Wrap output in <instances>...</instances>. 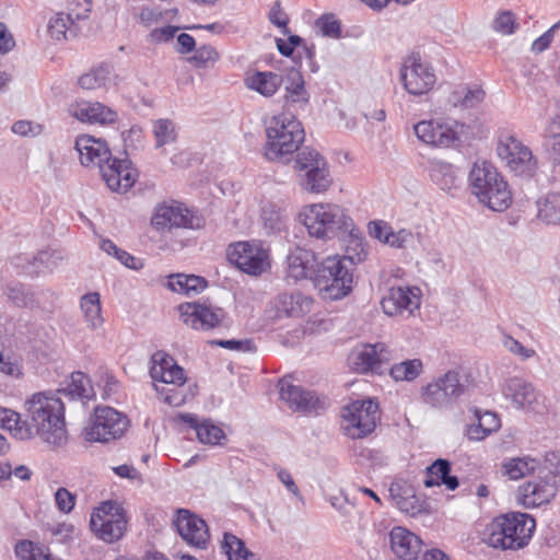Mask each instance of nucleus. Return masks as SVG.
I'll return each instance as SVG.
<instances>
[{
  "label": "nucleus",
  "instance_id": "nucleus-51",
  "mask_svg": "<svg viewBox=\"0 0 560 560\" xmlns=\"http://www.w3.org/2000/svg\"><path fill=\"white\" fill-rule=\"evenodd\" d=\"M92 10V0H70L67 14L78 24L89 18Z\"/></svg>",
  "mask_w": 560,
  "mask_h": 560
},
{
  "label": "nucleus",
  "instance_id": "nucleus-6",
  "mask_svg": "<svg viewBox=\"0 0 560 560\" xmlns=\"http://www.w3.org/2000/svg\"><path fill=\"white\" fill-rule=\"evenodd\" d=\"M535 520L526 513L511 512L495 517L487 527L490 547L517 550L528 544L535 530Z\"/></svg>",
  "mask_w": 560,
  "mask_h": 560
},
{
  "label": "nucleus",
  "instance_id": "nucleus-13",
  "mask_svg": "<svg viewBox=\"0 0 560 560\" xmlns=\"http://www.w3.org/2000/svg\"><path fill=\"white\" fill-rule=\"evenodd\" d=\"M342 417L348 422L347 434L352 439H363L375 430L380 421L378 404L372 399L355 400L343 409Z\"/></svg>",
  "mask_w": 560,
  "mask_h": 560
},
{
  "label": "nucleus",
  "instance_id": "nucleus-26",
  "mask_svg": "<svg viewBox=\"0 0 560 560\" xmlns=\"http://www.w3.org/2000/svg\"><path fill=\"white\" fill-rule=\"evenodd\" d=\"M502 394L517 409H534L537 393L534 386L520 377H510L502 384Z\"/></svg>",
  "mask_w": 560,
  "mask_h": 560
},
{
  "label": "nucleus",
  "instance_id": "nucleus-55",
  "mask_svg": "<svg viewBox=\"0 0 560 560\" xmlns=\"http://www.w3.org/2000/svg\"><path fill=\"white\" fill-rule=\"evenodd\" d=\"M212 345H217L221 348L229 349V350H235L241 352H252L256 350V346L252 339H243V340H236V339H229V340H213L211 341Z\"/></svg>",
  "mask_w": 560,
  "mask_h": 560
},
{
  "label": "nucleus",
  "instance_id": "nucleus-62",
  "mask_svg": "<svg viewBox=\"0 0 560 560\" xmlns=\"http://www.w3.org/2000/svg\"><path fill=\"white\" fill-rule=\"evenodd\" d=\"M0 373L18 378L22 375V366L18 359L3 354L0 363Z\"/></svg>",
  "mask_w": 560,
  "mask_h": 560
},
{
  "label": "nucleus",
  "instance_id": "nucleus-42",
  "mask_svg": "<svg viewBox=\"0 0 560 560\" xmlns=\"http://www.w3.org/2000/svg\"><path fill=\"white\" fill-rule=\"evenodd\" d=\"M152 132L155 138V148H162L176 141L175 124L171 119H158L153 122Z\"/></svg>",
  "mask_w": 560,
  "mask_h": 560
},
{
  "label": "nucleus",
  "instance_id": "nucleus-36",
  "mask_svg": "<svg viewBox=\"0 0 560 560\" xmlns=\"http://www.w3.org/2000/svg\"><path fill=\"white\" fill-rule=\"evenodd\" d=\"M260 217L267 234H278L285 229L287 218L284 211L275 202H266L261 208Z\"/></svg>",
  "mask_w": 560,
  "mask_h": 560
},
{
  "label": "nucleus",
  "instance_id": "nucleus-54",
  "mask_svg": "<svg viewBox=\"0 0 560 560\" xmlns=\"http://www.w3.org/2000/svg\"><path fill=\"white\" fill-rule=\"evenodd\" d=\"M23 420L21 415L5 408H0V425L10 431L15 430V434L20 436V429L22 428Z\"/></svg>",
  "mask_w": 560,
  "mask_h": 560
},
{
  "label": "nucleus",
  "instance_id": "nucleus-47",
  "mask_svg": "<svg viewBox=\"0 0 560 560\" xmlns=\"http://www.w3.org/2000/svg\"><path fill=\"white\" fill-rule=\"evenodd\" d=\"M65 259V253L60 249H44L37 253L33 264H38L47 269L57 267Z\"/></svg>",
  "mask_w": 560,
  "mask_h": 560
},
{
  "label": "nucleus",
  "instance_id": "nucleus-39",
  "mask_svg": "<svg viewBox=\"0 0 560 560\" xmlns=\"http://www.w3.org/2000/svg\"><path fill=\"white\" fill-rule=\"evenodd\" d=\"M539 464L536 458L532 457L512 458L503 465V474L508 475L511 479H518L534 472L538 469Z\"/></svg>",
  "mask_w": 560,
  "mask_h": 560
},
{
  "label": "nucleus",
  "instance_id": "nucleus-20",
  "mask_svg": "<svg viewBox=\"0 0 560 560\" xmlns=\"http://www.w3.org/2000/svg\"><path fill=\"white\" fill-rule=\"evenodd\" d=\"M182 319L194 329L209 330L221 325L225 312L200 303H184L178 306Z\"/></svg>",
  "mask_w": 560,
  "mask_h": 560
},
{
  "label": "nucleus",
  "instance_id": "nucleus-11",
  "mask_svg": "<svg viewBox=\"0 0 560 560\" xmlns=\"http://www.w3.org/2000/svg\"><path fill=\"white\" fill-rule=\"evenodd\" d=\"M127 518L124 509L114 501L103 502L91 515V530L102 540L114 542L126 530Z\"/></svg>",
  "mask_w": 560,
  "mask_h": 560
},
{
  "label": "nucleus",
  "instance_id": "nucleus-12",
  "mask_svg": "<svg viewBox=\"0 0 560 560\" xmlns=\"http://www.w3.org/2000/svg\"><path fill=\"white\" fill-rule=\"evenodd\" d=\"M466 381L458 371H447L423 388L422 400L433 408L448 407L465 394Z\"/></svg>",
  "mask_w": 560,
  "mask_h": 560
},
{
  "label": "nucleus",
  "instance_id": "nucleus-24",
  "mask_svg": "<svg viewBox=\"0 0 560 560\" xmlns=\"http://www.w3.org/2000/svg\"><path fill=\"white\" fill-rule=\"evenodd\" d=\"M70 114L82 122L113 124L118 114L100 102L79 101L70 105Z\"/></svg>",
  "mask_w": 560,
  "mask_h": 560
},
{
  "label": "nucleus",
  "instance_id": "nucleus-28",
  "mask_svg": "<svg viewBox=\"0 0 560 560\" xmlns=\"http://www.w3.org/2000/svg\"><path fill=\"white\" fill-rule=\"evenodd\" d=\"M389 541L393 552L401 560H416L421 551V539L404 527H394Z\"/></svg>",
  "mask_w": 560,
  "mask_h": 560
},
{
  "label": "nucleus",
  "instance_id": "nucleus-18",
  "mask_svg": "<svg viewBox=\"0 0 560 560\" xmlns=\"http://www.w3.org/2000/svg\"><path fill=\"white\" fill-rule=\"evenodd\" d=\"M393 359L392 350L383 342L365 343L355 348L349 355L351 369L358 373H383V366Z\"/></svg>",
  "mask_w": 560,
  "mask_h": 560
},
{
  "label": "nucleus",
  "instance_id": "nucleus-44",
  "mask_svg": "<svg viewBox=\"0 0 560 560\" xmlns=\"http://www.w3.org/2000/svg\"><path fill=\"white\" fill-rule=\"evenodd\" d=\"M425 471L427 477L424 479V486L427 488L440 486L442 479L451 472V462L444 458H439L427 467Z\"/></svg>",
  "mask_w": 560,
  "mask_h": 560
},
{
  "label": "nucleus",
  "instance_id": "nucleus-1",
  "mask_svg": "<svg viewBox=\"0 0 560 560\" xmlns=\"http://www.w3.org/2000/svg\"><path fill=\"white\" fill-rule=\"evenodd\" d=\"M26 415L20 429V439L40 438L51 448L63 446L68 441L65 406L51 392H39L25 401Z\"/></svg>",
  "mask_w": 560,
  "mask_h": 560
},
{
  "label": "nucleus",
  "instance_id": "nucleus-16",
  "mask_svg": "<svg viewBox=\"0 0 560 560\" xmlns=\"http://www.w3.org/2000/svg\"><path fill=\"white\" fill-rule=\"evenodd\" d=\"M498 155L517 176L533 177L537 170V161L529 148L514 137H508L498 145Z\"/></svg>",
  "mask_w": 560,
  "mask_h": 560
},
{
  "label": "nucleus",
  "instance_id": "nucleus-48",
  "mask_svg": "<svg viewBox=\"0 0 560 560\" xmlns=\"http://www.w3.org/2000/svg\"><path fill=\"white\" fill-rule=\"evenodd\" d=\"M494 31L503 34L510 35L513 34L517 27L515 15L512 11H502L500 12L492 24Z\"/></svg>",
  "mask_w": 560,
  "mask_h": 560
},
{
  "label": "nucleus",
  "instance_id": "nucleus-50",
  "mask_svg": "<svg viewBox=\"0 0 560 560\" xmlns=\"http://www.w3.org/2000/svg\"><path fill=\"white\" fill-rule=\"evenodd\" d=\"M316 26L320 30L324 36L338 38L341 34L340 22L334 14H324L316 20Z\"/></svg>",
  "mask_w": 560,
  "mask_h": 560
},
{
  "label": "nucleus",
  "instance_id": "nucleus-15",
  "mask_svg": "<svg viewBox=\"0 0 560 560\" xmlns=\"http://www.w3.org/2000/svg\"><path fill=\"white\" fill-rule=\"evenodd\" d=\"M466 128L465 124L458 121L439 120H422L413 126L415 133L421 142L445 148L458 142Z\"/></svg>",
  "mask_w": 560,
  "mask_h": 560
},
{
  "label": "nucleus",
  "instance_id": "nucleus-63",
  "mask_svg": "<svg viewBox=\"0 0 560 560\" xmlns=\"http://www.w3.org/2000/svg\"><path fill=\"white\" fill-rule=\"evenodd\" d=\"M390 229L392 226L384 221H372L369 224L370 235L383 244H386L388 241Z\"/></svg>",
  "mask_w": 560,
  "mask_h": 560
},
{
  "label": "nucleus",
  "instance_id": "nucleus-60",
  "mask_svg": "<svg viewBox=\"0 0 560 560\" xmlns=\"http://www.w3.org/2000/svg\"><path fill=\"white\" fill-rule=\"evenodd\" d=\"M413 489L402 482H393L389 486V497L394 501L397 508L400 506V502L405 501L408 495H411Z\"/></svg>",
  "mask_w": 560,
  "mask_h": 560
},
{
  "label": "nucleus",
  "instance_id": "nucleus-4",
  "mask_svg": "<svg viewBox=\"0 0 560 560\" xmlns=\"http://www.w3.org/2000/svg\"><path fill=\"white\" fill-rule=\"evenodd\" d=\"M301 217L311 237L327 241L351 236L355 248L362 247V240L354 234L353 221L342 207L315 203L307 207Z\"/></svg>",
  "mask_w": 560,
  "mask_h": 560
},
{
  "label": "nucleus",
  "instance_id": "nucleus-8",
  "mask_svg": "<svg viewBox=\"0 0 560 560\" xmlns=\"http://www.w3.org/2000/svg\"><path fill=\"white\" fill-rule=\"evenodd\" d=\"M560 486V456L546 454L539 464L538 475L518 487V494L526 508H536L549 503Z\"/></svg>",
  "mask_w": 560,
  "mask_h": 560
},
{
  "label": "nucleus",
  "instance_id": "nucleus-32",
  "mask_svg": "<svg viewBox=\"0 0 560 560\" xmlns=\"http://www.w3.org/2000/svg\"><path fill=\"white\" fill-rule=\"evenodd\" d=\"M431 179L440 189L453 194L458 188V177L452 164L443 161H434L430 167Z\"/></svg>",
  "mask_w": 560,
  "mask_h": 560
},
{
  "label": "nucleus",
  "instance_id": "nucleus-14",
  "mask_svg": "<svg viewBox=\"0 0 560 560\" xmlns=\"http://www.w3.org/2000/svg\"><path fill=\"white\" fill-rule=\"evenodd\" d=\"M152 226L160 232L171 231L173 228L200 229L203 224L201 217L179 202L160 203L155 207L151 218Z\"/></svg>",
  "mask_w": 560,
  "mask_h": 560
},
{
  "label": "nucleus",
  "instance_id": "nucleus-41",
  "mask_svg": "<svg viewBox=\"0 0 560 560\" xmlns=\"http://www.w3.org/2000/svg\"><path fill=\"white\" fill-rule=\"evenodd\" d=\"M422 362L419 359L406 360L400 363L394 364L390 370V376L399 382H411L416 380L422 372Z\"/></svg>",
  "mask_w": 560,
  "mask_h": 560
},
{
  "label": "nucleus",
  "instance_id": "nucleus-23",
  "mask_svg": "<svg viewBox=\"0 0 560 560\" xmlns=\"http://www.w3.org/2000/svg\"><path fill=\"white\" fill-rule=\"evenodd\" d=\"M418 291V288L396 287L389 289L388 294L381 302L384 313L395 316L406 310L411 314L420 306Z\"/></svg>",
  "mask_w": 560,
  "mask_h": 560
},
{
  "label": "nucleus",
  "instance_id": "nucleus-64",
  "mask_svg": "<svg viewBox=\"0 0 560 560\" xmlns=\"http://www.w3.org/2000/svg\"><path fill=\"white\" fill-rule=\"evenodd\" d=\"M179 31V27L167 25L161 28H154L149 34L150 40L152 43H163L168 42L174 38L175 34Z\"/></svg>",
  "mask_w": 560,
  "mask_h": 560
},
{
  "label": "nucleus",
  "instance_id": "nucleus-38",
  "mask_svg": "<svg viewBox=\"0 0 560 560\" xmlns=\"http://www.w3.org/2000/svg\"><path fill=\"white\" fill-rule=\"evenodd\" d=\"M285 98L288 102L306 104L308 94L304 88V80L300 71L291 70L287 74Z\"/></svg>",
  "mask_w": 560,
  "mask_h": 560
},
{
  "label": "nucleus",
  "instance_id": "nucleus-22",
  "mask_svg": "<svg viewBox=\"0 0 560 560\" xmlns=\"http://www.w3.org/2000/svg\"><path fill=\"white\" fill-rule=\"evenodd\" d=\"M151 362L150 375L153 381L175 386H183L185 384L184 369L170 354L164 351H156L152 354Z\"/></svg>",
  "mask_w": 560,
  "mask_h": 560
},
{
  "label": "nucleus",
  "instance_id": "nucleus-43",
  "mask_svg": "<svg viewBox=\"0 0 560 560\" xmlns=\"http://www.w3.org/2000/svg\"><path fill=\"white\" fill-rule=\"evenodd\" d=\"M15 555L20 560H52L48 550L31 540H21L15 545Z\"/></svg>",
  "mask_w": 560,
  "mask_h": 560
},
{
  "label": "nucleus",
  "instance_id": "nucleus-53",
  "mask_svg": "<svg viewBox=\"0 0 560 560\" xmlns=\"http://www.w3.org/2000/svg\"><path fill=\"white\" fill-rule=\"evenodd\" d=\"M268 18H269L270 23H272L277 27L281 28L282 33L284 35L290 33V30L288 28L289 16L283 11L280 1L273 2L272 7L269 11Z\"/></svg>",
  "mask_w": 560,
  "mask_h": 560
},
{
  "label": "nucleus",
  "instance_id": "nucleus-7",
  "mask_svg": "<svg viewBox=\"0 0 560 560\" xmlns=\"http://www.w3.org/2000/svg\"><path fill=\"white\" fill-rule=\"evenodd\" d=\"M471 191L493 211H503L512 203L508 183L489 162L475 163L469 173Z\"/></svg>",
  "mask_w": 560,
  "mask_h": 560
},
{
  "label": "nucleus",
  "instance_id": "nucleus-17",
  "mask_svg": "<svg viewBox=\"0 0 560 560\" xmlns=\"http://www.w3.org/2000/svg\"><path fill=\"white\" fill-rule=\"evenodd\" d=\"M401 81L408 93L422 95L435 84L436 78L430 65L421 61L419 54H411L400 70Z\"/></svg>",
  "mask_w": 560,
  "mask_h": 560
},
{
  "label": "nucleus",
  "instance_id": "nucleus-58",
  "mask_svg": "<svg viewBox=\"0 0 560 560\" xmlns=\"http://www.w3.org/2000/svg\"><path fill=\"white\" fill-rule=\"evenodd\" d=\"M55 502L61 512L70 513L75 504V494L61 487L55 493Z\"/></svg>",
  "mask_w": 560,
  "mask_h": 560
},
{
  "label": "nucleus",
  "instance_id": "nucleus-46",
  "mask_svg": "<svg viewBox=\"0 0 560 560\" xmlns=\"http://www.w3.org/2000/svg\"><path fill=\"white\" fill-rule=\"evenodd\" d=\"M107 78L108 71L104 68H98L81 75L78 83L84 90H94L105 85Z\"/></svg>",
  "mask_w": 560,
  "mask_h": 560
},
{
  "label": "nucleus",
  "instance_id": "nucleus-45",
  "mask_svg": "<svg viewBox=\"0 0 560 560\" xmlns=\"http://www.w3.org/2000/svg\"><path fill=\"white\" fill-rule=\"evenodd\" d=\"M90 392V380L82 372L72 373L68 387L59 390V393L70 395L72 398H89Z\"/></svg>",
  "mask_w": 560,
  "mask_h": 560
},
{
  "label": "nucleus",
  "instance_id": "nucleus-49",
  "mask_svg": "<svg viewBox=\"0 0 560 560\" xmlns=\"http://www.w3.org/2000/svg\"><path fill=\"white\" fill-rule=\"evenodd\" d=\"M219 60V52L210 45H202L196 49L190 61L197 68H206L209 63H215Z\"/></svg>",
  "mask_w": 560,
  "mask_h": 560
},
{
  "label": "nucleus",
  "instance_id": "nucleus-61",
  "mask_svg": "<svg viewBox=\"0 0 560 560\" xmlns=\"http://www.w3.org/2000/svg\"><path fill=\"white\" fill-rule=\"evenodd\" d=\"M503 345L510 352L521 357L522 360H526L535 355L534 349L524 347L518 340L510 336L505 337Z\"/></svg>",
  "mask_w": 560,
  "mask_h": 560
},
{
  "label": "nucleus",
  "instance_id": "nucleus-40",
  "mask_svg": "<svg viewBox=\"0 0 560 560\" xmlns=\"http://www.w3.org/2000/svg\"><path fill=\"white\" fill-rule=\"evenodd\" d=\"M222 549L229 560H255V555L245 547L242 539L233 534H224Z\"/></svg>",
  "mask_w": 560,
  "mask_h": 560
},
{
  "label": "nucleus",
  "instance_id": "nucleus-56",
  "mask_svg": "<svg viewBox=\"0 0 560 560\" xmlns=\"http://www.w3.org/2000/svg\"><path fill=\"white\" fill-rule=\"evenodd\" d=\"M485 98V91L481 88L468 89L463 97L455 100L454 105H460L465 108H474Z\"/></svg>",
  "mask_w": 560,
  "mask_h": 560
},
{
  "label": "nucleus",
  "instance_id": "nucleus-3",
  "mask_svg": "<svg viewBox=\"0 0 560 560\" xmlns=\"http://www.w3.org/2000/svg\"><path fill=\"white\" fill-rule=\"evenodd\" d=\"M366 252L361 247L354 255L342 257L330 256L316 265L312 277L314 287L325 299L339 300L348 295L353 284V266L366 258Z\"/></svg>",
  "mask_w": 560,
  "mask_h": 560
},
{
  "label": "nucleus",
  "instance_id": "nucleus-10",
  "mask_svg": "<svg viewBox=\"0 0 560 560\" xmlns=\"http://www.w3.org/2000/svg\"><path fill=\"white\" fill-rule=\"evenodd\" d=\"M129 427L127 416L108 407H96L84 428V439L89 442L108 443L120 439Z\"/></svg>",
  "mask_w": 560,
  "mask_h": 560
},
{
  "label": "nucleus",
  "instance_id": "nucleus-5",
  "mask_svg": "<svg viewBox=\"0 0 560 560\" xmlns=\"http://www.w3.org/2000/svg\"><path fill=\"white\" fill-rule=\"evenodd\" d=\"M265 156L272 162H289L305 138L302 124L293 116L280 114L266 120Z\"/></svg>",
  "mask_w": 560,
  "mask_h": 560
},
{
  "label": "nucleus",
  "instance_id": "nucleus-27",
  "mask_svg": "<svg viewBox=\"0 0 560 560\" xmlns=\"http://www.w3.org/2000/svg\"><path fill=\"white\" fill-rule=\"evenodd\" d=\"M288 268L287 273L289 278L293 280L310 279L315 275L317 262L314 252L295 247L292 249L287 257Z\"/></svg>",
  "mask_w": 560,
  "mask_h": 560
},
{
  "label": "nucleus",
  "instance_id": "nucleus-34",
  "mask_svg": "<svg viewBox=\"0 0 560 560\" xmlns=\"http://www.w3.org/2000/svg\"><path fill=\"white\" fill-rule=\"evenodd\" d=\"M47 28L50 37L57 42L75 37L79 33L78 24L63 12L52 16L48 22Z\"/></svg>",
  "mask_w": 560,
  "mask_h": 560
},
{
  "label": "nucleus",
  "instance_id": "nucleus-33",
  "mask_svg": "<svg viewBox=\"0 0 560 560\" xmlns=\"http://www.w3.org/2000/svg\"><path fill=\"white\" fill-rule=\"evenodd\" d=\"M167 287L174 292L192 295L200 293L207 287V280L200 276L176 273L170 276Z\"/></svg>",
  "mask_w": 560,
  "mask_h": 560
},
{
  "label": "nucleus",
  "instance_id": "nucleus-30",
  "mask_svg": "<svg viewBox=\"0 0 560 560\" xmlns=\"http://www.w3.org/2000/svg\"><path fill=\"white\" fill-rule=\"evenodd\" d=\"M313 305V299L300 291L284 292L278 295L276 306L278 312L287 316L300 317L307 314Z\"/></svg>",
  "mask_w": 560,
  "mask_h": 560
},
{
  "label": "nucleus",
  "instance_id": "nucleus-31",
  "mask_svg": "<svg viewBox=\"0 0 560 560\" xmlns=\"http://www.w3.org/2000/svg\"><path fill=\"white\" fill-rule=\"evenodd\" d=\"M282 77L271 71H256L245 78V85L262 96H272L281 86Z\"/></svg>",
  "mask_w": 560,
  "mask_h": 560
},
{
  "label": "nucleus",
  "instance_id": "nucleus-52",
  "mask_svg": "<svg viewBox=\"0 0 560 560\" xmlns=\"http://www.w3.org/2000/svg\"><path fill=\"white\" fill-rule=\"evenodd\" d=\"M548 133L551 139V158L553 162L560 164V116H556L548 127Z\"/></svg>",
  "mask_w": 560,
  "mask_h": 560
},
{
  "label": "nucleus",
  "instance_id": "nucleus-57",
  "mask_svg": "<svg viewBox=\"0 0 560 560\" xmlns=\"http://www.w3.org/2000/svg\"><path fill=\"white\" fill-rule=\"evenodd\" d=\"M413 241V234L411 231L406 229H400L395 232L393 228L390 229L388 241L386 245L393 248H405Z\"/></svg>",
  "mask_w": 560,
  "mask_h": 560
},
{
  "label": "nucleus",
  "instance_id": "nucleus-35",
  "mask_svg": "<svg viewBox=\"0 0 560 560\" xmlns=\"http://www.w3.org/2000/svg\"><path fill=\"white\" fill-rule=\"evenodd\" d=\"M80 307L84 314V319L91 329L100 328L104 318L102 317L101 296L98 292L84 294L80 300Z\"/></svg>",
  "mask_w": 560,
  "mask_h": 560
},
{
  "label": "nucleus",
  "instance_id": "nucleus-37",
  "mask_svg": "<svg viewBox=\"0 0 560 560\" xmlns=\"http://www.w3.org/2000/svg\"><path fill=\"white\" fill-rule=\"evenodd\" d=\"M538 218L547 224L560 225V194L550 192L537 201Z\"/></svg>",
  "mask_w": 560,
  "mask_h": 560
},
{
  "label": "nucleus",
  "instance_id": "nucleus-9",
  "mask_svg": "<svg viewBox=\"0 0 560 560\" xmlns=\"http://www.w3.org/2000/svg\"><path fill=\"white\" fill-rule=\"evenodd\" d=\"M294 168L301 177L302 187L310 192H324L332 183L326 159L310 147L298 152Z\"/></svg>",
  "mask_w": 560,
  "mask_h": 560
},
{
  "label": "nucleus",
  "instance_id": "nucleus-2",
  "mask_svg": "<svg viewBox=\"0 0 560 560\" xmlns=\"http://www.w3.org/2000/svg\"><path fill=\"white\" fill-rule=\"evenodd\" d=\"M74 148L83 166H98L100 174L110 190L126 192L135 185L138 172L132 167L131 161L127 158H112L104 141L82 135L77 138Z\"/></svg>",
  "mask_w": 560,
  "mask_h": 560
},
{
  "label": "nucleus",
  "instance_id": "nucleus-29",
  "mask_svg": "<svg viewBox=\"0 0 560 560\" xmlns=\"http://www.w3.org/2000/svg\"><path fill=\"white\" fill-rule=\"evenodd\" d=\"M178 419L194 429L198 440L203 444L215 445L220 444L221 440L225 439L223 430L210 420L199 422L197 416L192 413H180Z\"/></svg>",
  "mask_w": 560,
  "mask_h": 560
},
{
  "label": "nucleus",
  "instance_id": "nucleus-19",
  "mask_svg": "<svg viewBox=\"0 0 560 560\" xmlns=\"http://www.w3.org/2000/svg\"><path fill=\"white\" fill-rule=\"evenodd\" d=\"M278 387L280 398L285 401L293 411L319 413L320 410L325 409V401L317 397L312 390L293 385L285 378L279 381Z\"/></svg>",
  "mask_w": 560,
  "mask_h": 560
},
{
  "label": "nucleus",
  "instance_id": "nucleus-59",
  "mask_svg": "<svg viewBox=\"0 0 560 560\" xmlns=\"http://www.w3.org/2000/svg\"><path fill=\"white\" fill-rule=\"evenodd\" d=\"M475 417L477 421L482 422L483 427H486V430L489 432V434L497 431L501 425L500 418L495 412H481L479 409H475Z\"/></svg>",
  "mask_w": 560,
  "mask_h": 560
},
{
  "label": "nucleus",
  "instance_id": "nucleus-21",
  "mask_svg": "<svg viewBox=\"0 0 560 560\" xmlns=\"http://www.w3.org/2000/svg\"><path fill=\"white\" fill-rule=\"evenodd\" d=\"M174 525L180 537L190 546L206 549L210 535L206 522L188 510L179 509Z\"/></svg>",
  "mask_w": 560,
  "mask_h": 560
},
{
  "label": "nucleus",
  "instance_id": "nucleus-25",
  "mask_svg": "<svg viewBox=\"0 0 560 560\" xmlns=\"http://www.w3.org/2000/svg\"><path fill=\"white\" fill-rule=\"evenodd\" d=\"M230 259L236 267L253 276H258L265 270L266 255L264 252L254 249L248 243L240 242L230 254Z\"/></svg>",
  "mask_w": 560,
  "mask_h": 560
}]
</instances>
